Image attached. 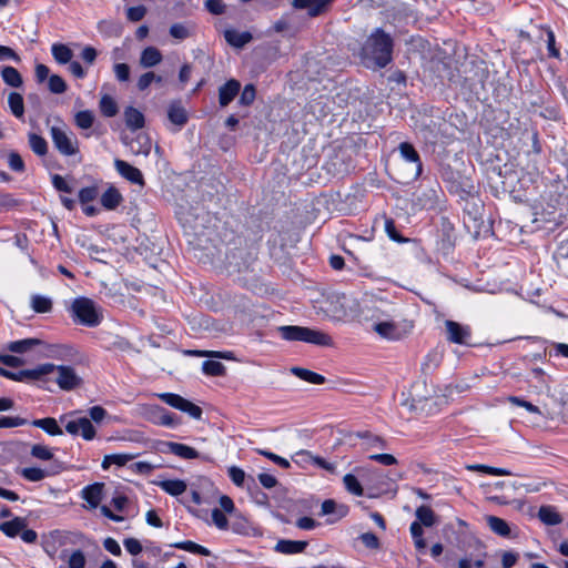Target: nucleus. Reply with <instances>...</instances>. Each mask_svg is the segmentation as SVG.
<instances>
[{"instance_id": "1", "label": "nucleus", "mask_w": 568, "mask_h": 568, "mask_svg": "<svg viewBox=\"0 0 568 568\" xmlns=\"http://www.w3.org/2000/svg\"><path fill=\"white\" fill-rule=\"evenodd\" d=\"M394 41L383 29H375L362 47L361 57L367 67L385 68L393 57Z\"/></svg>"}, {"instance_id": "2", "label": "nucleus", "mask_w": 568, "mask_h": 568, "mask_svg": "<svg viewBox=\"0 0 568 568\" xmlns=\"http://www.w3.org/2000/svg\"><path fill=\"white\" fill-rule=\"evenodd\" d=\"M88 412L90 418L77 417L70 420H67V416L60 418L61 423L65 422L64 427L70 435H81L85 440H92L95 437L97 430L92 422L101 423L108 415V412L102 406H93Z\"/></svg>"}, {"instance_id": "3", "label": "nucleus", "mask_w": 568, "mask_h": 568, "mask_svg": "<svg viewBox=\"0 0 568 568\" xmlns=\"http://www.w3.org/2000/svg\"><path fill=\"white\" fill-rule=\"evenodd\" d=\"M278 332L286 341H301L318 346H331L333 343L328 334L310 327L286 325L280 326Z\"/></svg>"}, {"instance_id": "4", "label": "nucleus", "mask_w": 568, "mask_h": 568, "mask_svg": "<svg viewBox=\"0 0 568 568\" xmlns=\"http://www.w3.org/2000/svg\"><path fill=\"white\" fill-rule=\"evenodd\" d=\"M72 317L88 327H95L102 322V314L95 303L88 297H78L71 304Z\"/></svg>"}, {"instance_id": "5", "label": "nucleus", "mask_w": 568, "mask_h": 568, "mask_svg": "<svg viewBox=\"0 0 568 568\" xmlns=\"http://www.w3.org/2000/svg\"><path fill=\"white\" fill-rule=\"evenodd\" d=\"M50 136L57 151L63 156H74L79 154V140L64 123L50 126Z\"/></svg>"}, {"instance_id": "6", "label": "nucleus", "mask_w": 568, "mask_h": 568, "mask_svg": "<svg viewBox=\"0 0 568 568\" xmlns=\"http://www.w3.org/2000/svg\"><path fill=\"white\" fill-rule=\"evenodd\" d=\"M55 369V365L52 363L40 364L31 369H22L14 372L12 381L16 382H39L42 385L47 384L50 379L48 376Z\"/></svg>"}, {"instance_id": "7", "label": "nucleus", "mask_w": 568, "mask_h": 568, "mask_svg": "<svg viewBox=\"0 0 568 568\" xmlns=\"http://www.w3.org/2000/svg\"><path fill=\"white\" fill-rule=\"evenodd\" d=\"M54 372H57L55 382L63 390H72L79 387L82 383L81 377L71 366L55 365Z\"/></svg>"}, {"instance_id": "8", "label": "nucleus", "mask_w": 568, "mask_h": 568, "mask_svg": "<svg viewBox=\"0 0 568 568\" xmlns=\"http://www.w3.org/2000/svg\"><path fill=\"white\" fill-rule=\"evenodd\" d=\"M446 337L449 342L465 345L471 337V329L467 325H462L455 321H445Z\"/></svg>"}, {"instance_id": "9", "label": "nucleus", "mask_w": 568, "mask_h": 568, "mask_svg": "<svg viewBox=\"0 0 568 568\" xmlns=\"http://www.w3.org/2000/svg\"><path fill=\"white\" fill-rule=\"evenodd\" d=\"M159 449L164 454H173L182 459H195L200 457L199 452L193 447L175 442H161Z\"/></svg>"}, {"instance_id": "10", "label": "nucleus", "mask_w": 568, "mask_h": 568, "mask_svg": "<svg viewBox=\"0 0 568 568\" xmlns=\"http://www.w3.org/2000/svg\"><path fill=\"white\" fill-rule=\"evenodd\" d=\"M373 331L376 332L381 337L398 341L405 336L399 326L393 321H381L373 325Z\"/></svg>"}, {"instance_id": "11", "label": "nucleus", "mask_w": 568, "mask_h": 568, "mask_svg": "<svg viewBox=\"0 0 568 568\" xmlns=\"http://www.w3.org/2000/svg\"><path fill=\"white\" fill-rule=\"evenodd\" d=\"M114 166L118 173L128 181L140 185L144 184L142 172L139 169L134 168L133 165L129 164L128 162L115 159Z\"/></svg>"}, {"instance_id": "12", "label": "nucleus", "mask_w": 568, "mask_h": 568, "mask_svg": "<svg viewBox=\"0 0 568 568\" xmlns=\"http://www.w3.org/2000/svg\"><path fill=\"white\" fill-rule=\"evenodd\" d=\"M399 153L402 158L407 162L414 165V172L413 178L417 179L422 173V161L417 153V151L414 149V146L408 142H403L399 144Z\"/></svg>"}, {"instance_id": "13", "label": "nucleus", "mask_w": 568, "mask_h": 568, "mask_svg": "<svg viewBox=\"0 0 568 568\" xmlns=\"http://www.w3.org/2000/svg\"><path fill=\"white\" fill-rule=\"evenodd\" d=\"M333 0H293V7L296 9H306L310 17L322 14Z\"/></svg>"}, {"instance_id": "14", "label": "nucleus", "mask_w": 568, "mask_h": 568, "mask_svg": "<svg viewBox=\"0 0 568 568\" xmlns=\"http://www.w3.org/2000/svg\"><path fill=\"white\" fill-rule=\"evenodd\" d=\"M103 487L102 483H94L92 485L85 486L81 490V497L89 504L90 508H97L102 500L103 496Z\"/></svg>"}, {"instance_id": "15", "label": "nucleus", "mask_w": 568, "mask_h": 568, "mask_svg": "<svg viewBox=\"0 0 568 568\" xmlns=\"http://www.w3.org/2000/svg\"><path fill=\"white\" fill-rule=\"evenodd\" d=\"M241 89V83L235 80L231 79L225 84H223L219 89V102L221 106H226L229 103H231L234 98L239 94Z\"/></svg>"}, {"instance_id": "16", "label": "nucleus", "mask_w": 568, "mask_h": 568, "mask_svg": "<svg viewBox=\"0 0 568 568\" xmlns=\"http://www.w3.org/2000/svg\"><path fill=\"white\" fill-rule=\"evenodd\" d=\"M168 118L178 128H182L189 120L187 112L181 101L174 100L169 104Z\"/></svg>"}, {"instance_id": "17", "label": "nucleus", "mask_w": 568, "mask_h": 568, "mask_svg": "<svg viewBox=\"0 0 568 568\" xmlns=\"http://www.w3.org/2000/svg\"><path fill=\"white\" fill-rule=\"evenodd\" d=\"M131 152L135 155L148 156L151 152L152 143L148 135L138 134L135 139L128 143Z\"/></svg>"}, {"instance_id": "18", "label": "nucleus", "mask_w": 568, "mask_h": 568, "mask_svg": "<svg viewBox=\"0 0 568 568\" xmlns=\"http://www.w3.org/2000/svg\"><path fill=\"white\" fill-rule=\"evenodd\" d=\"M41 344L42 342L38 338H24L8 343L6 349L16 354H24Z\"/></svg>"}, {"instance_id": "19", "label": "nucleus", "mask_w": 568, "mask_h": 568, "mask_svg": "<svg viewBox=\"0 0 568 568\" xmlns=\"http://www.w3.org/2000/svg\"><path fill=\"white\" fill-rule=\"evenodd\" d=\"M306 547V541L283 539L277 541L275 545V550L281 554L293 555L303 552Z\"/></svg>"}, {"instance_id": "20", "label": "nucleus", "mask_w": 568, "mask_h": 568, "mask_svg": "<svg viewBox=\"0 0 568 568\" xmlns=\"http://www.w3.org/2000/svg\"><path fill=\"white\" fill-rule=\"evenodd\" d=\"M224 38L229 44L235 48H243L252 40V34L247 31L239 32L230 29L224 31Z\"/></svg>"}, {"instance_id": "21", "label": "nucleus", "mask_w": 568, "mask_h": 568, "mask_svg": "<svg viewBox=\"0 0 568 568\" xmlns=\"http://www.w3.org/2000/svg\"><path fill=\"white\" fill-rule=\"evenodd\" d=\"M162 61V53L155 47L145 48L140 55V65L143 68H152Z\"/></svg>"}, {"instance_id": "22", "label": "nucleus", "mask_w": 568, "mask_h": 568, "mask_svg": "<svg viewBox=\"0 0 568 568\" xmlns=\"http://www.w3.org/2000/svg\"><path fill=\"white\" fill-rule=\"evenodd\" d=\"M27 527L24 518L16 517L12 520L0 524V530L8 537L13 538L21 534L23 528Z\"/></svg>"}, {"instance_id": "23", "label": "nucleus", "mask_w": 568, "mask_h": 568, "mask_svg": "<svg viewBox=\"0 0 568 568\" xmlns=\"http://www.w3.org/2000/svg\"><path fill=\"white\" fill-rule=\"evenodd\" d=\"M124 121L131 130H139L144 126V115L133 106H128L124 110Z\"/></svg>"}, {"instance_id": "24", "label": "nucleus", "mask_w": 568, "mask_h": 568, "mask_svg": "<svg viewBox=\"0 0 568 568\" xmlns=\"http://www.w3.org/2000/svg\"><path fill=\"white\" fill-rule=\"evenodd\" d=\"M486 523L491 531L501 537L510 536V527L506 520L497 516H486Z\"/></svg>"}, {"instance_id": "25", "label": "nucleus", "mask_w": 568, "mask_h": 568, "mask_svg": "<svg viewBox=\"0 0 568 568\" xmlns=\"http://www.w3.org/2000/svg\"><path fill=\"white\" fill-rule=\"evenodd\" d=\"M31 425L43 429L47 434L51 436H59L63 434L61 427L58 425L57 419L53 417L34 419L32 420Z\"/></svg>"}, {"instance_id": "26", "label": "nucleus", "mask_w": 568, "mask_h": 568, "mask_svg": "<svg viewBox=\"0 0 568 568\" xmlns=\"http://www.w3.org/2000/svg\"><path fill=\"white\" fill-rule=\"evenodd\" d=\"M51 53L53 59L59 64H67L73 58V51L63 43H53L51 45Z\"/></svg>"}, {"instance_id": "27", "label": "nucleus", "mask_w": 568, "mask_h": 568, "mask_svg": "<svg viewBox=\"0 0 568 568\" xmlns=\"http://www.w3.org/2000/svg\"><path fill=\"white\" fill-rule=\"evenodd\" d=\"M356 437L364 440V447L366 449L379 448L384 449L386 447V442L381 436L374 435L371 432H357Z\"/></svg>"}, {"instance_id": "28", "label": "nucleus", "mask_w": 568, "mask_h": 568, "mask_svg": "<svg viewBox=\"0 0 568 568\" xmlns=\"http://www.w3.org/2000/svg\"><path fill=\"white\" fill-rule=\"evenodd\" d=\"M158 485L162 490L172 496L182 495L187 487L185 481L181 479H166L160 481Z\"/></svg>"}, {"instance_id": "29", "label": "nucleus", "mask_w": 568, "mask_h": 568, "mask_svg": "<svg viewBox=\"0 0 568 568\" xmlns=\"http://www.w3.org/2000/svg\"><path fill=\"white\" fill-rule=\"evenodd\" d=\"M194 26L190 22L186 23H173L170 27L169 33L176 40H185L193 34Z\"/></svg>"}, {"instance_id": "30", "label": "nucleus", "mask_w": 568, "mask_h": 568, "mask_svg": "<svg viewBox=\"0 0 568 568\" xmlns=\"http://www.w3.org/2000/svg\"><path fill=\"white\" fill-rule=\"evenodd\" d=\"M8 105L11 113L17 119H22L24 115L23 97L18 92H10L8 95Z\"/></svg>"}, {"instance_id": "31", "label": "nucleus", "mask_w": 568, "mask_h": 568, "mask_svg": "<svg viewBox=\"0 0 568 568\" xmlns=\"http://www.w3.org/2000/svg\"><path fill=\"white\" fill-rule=\"evenodd\" d=\"M538 518L549 526H555L562 521L561 516L550 506H541L538 511Z\"/></svg>"}, {"instance_id": "32", "label": "nucleus", "mask_w": 568, "mask_h": 568, "mask_svg": "<svg viewBox=\"0 0 568 568\" xmlns=\"http://www.w3.org/2000/svg\"><path fill=\"white\" fill-rule=\"evenodd\" d=\"M415 516L417 518L416 521L420 523V525L425 527H433L437 523L436 515L433 509L425 505L419 506L416 509Z\"/></svg>"}, {"instance_id": "33", "label": "nucleus", "mask_w": 568, "mask_h": 568, "mask_svg": "<svg viewBox=\"0 0 568 568\" xmlns=\"http://www.w3.org/2000/svg\"><path fill=\"white\" fill-rule=\"evenodd\" d=\"M3 82L12 88H20L23 83L20 72L13 67H4L1 70Z\"/></svg>"}, {"instance_id": "34", "label": "nucleus", "mask_w": 568, "mask_h": 568, "mask_svg": "<svg viewBox=\"0 0 568 568\" xmlns=\"http://www.w3.org/2000/svg\"><path fill=\"white\" fill-rule=\"evenodd\" d=\"M101 204L106 210H114L122 201V195L114 187H109L101 196Z\"/></svg>"}, {"instance_id": "35", "label": "nucleus", "mask_w": 568, "mask_h": 568, "mask_svg": "<svg viewBox=\"0 0 568 568\" xmlns=\"http://www.w3.org/2000/svg\"><path fill=\"white\" fill-rule=\"evenodd\" d=\"M28 142L29 146L37 155L43 156L48 153V142L41 135L37 133H29Z\"/></svg>"}, {"instance_id": "36", "label": "nucleus", "mask_w": 568, "mask_h": 568, "mask_svg": "<svg viewBox=\"0 0 568 568\" xmlns=\"http://www.w3.org/2000/svg\"><path fill=\"white\" fill-rule=\"evenodd\" d=\"M292 373L300 377L303 381H306L312 384H323L325 382V377L315 372L308 371L302 367H293Z\"/></svg>"}, {"instance_id": "37", "label": "nucleus", "mask_w": 568, "mask_h": 568, "mask_svg": "<svg viewBox=\"0 0 568 568\" xmlns=\"http://www.w3.org/2000/svg\"><path fill=\"white\" fill-rule=\"evenodd\" d=\"M466 469H468L470 471H480V473H485V474L494 475V476H510L511 475V473L508 469L496 468V467L481 465V464L467 465Z\"/></svg>"}, {"instance_id": "38", "label": "nucleus", "mask_w": 568, "mask_h": 568, "mask_svg": "<svg viewBox=\"0 0 568 568\" xmlns=\"http://www.w3.org/2000/svg\"><path fill=\"white\" fill-rule=\"evenodd\" d=\"M31 307L37 313H48L52 310V301L42 295H33L31 297Z\"/></svg>"}, {"instance_id": "39", "label": "nucleus", "mask_w": 568, "mask_h": 568, "mask_svg": "<svg viewBox=\"0 0 568 568\" xmlns=\"http://www.w3.org/2000/svg\"><path fill=\"white\" fill-rule=\"evenodd\" d=\"M74 122L75 125L80 129H90L94 122V114L90 110L79 111L74 115Z\"/></svg>"}, {"instance_id": "40", "label": "nucleus", "mask_w": 568, "mask_h": 568, "mask_svg": "<svg viewBox=\"0 0 568 568\" xmlns=\"http://www.w3.org/2000/svg\"><path fill=\"white\" fill-rule=\"evenodd\" d=\"M338 513V517H343L347 513V508L345 506H337V504L333 499H326L322 503L321 506V515H332Z\"/></svg>"}, {"instance_id": "41", "label": "nucleus", "mask_w": 568, "mask_h": 568, "mask_svg": "<svg viewBox=\"0 0 568 568\" xmlns=\"http://www.w3.org/2000/svg\"><path fill=\"white\" fill-rule=\"evenodd\" d=\"M343 483L348 493H351L355 496H363V494H364L363 487H362L361 483L358 481V479L354 475L346 474L343 477Z\"/></svg>"}, {"instance_id": "42", "label": "nucleus", "mask_w": 568, "mask_h": 568, "mask_svg": "<svg viewBox=\"0 0 568 568\" xmlns=\"http://www.w3.org/2000/svg\"><path fill=\"white\" fill-rule=\"evenodd\" d=\"M202 371L209 376H222L225 373V366L217 361H204Z\"/></svg>"}, {"instance_id": "43", "label": "nucleus", "mask_w": 568, "mask_h": 568, "mask_svg": "<svg viewBox=\"0 0 568 568\" xmlns=\"http://www.w3.org/2000/svg\"><path fill=\"white\" fill-rule=\"evenodd\" d=\"M100 109L103 115L114 116L118 113V105L114 99L110 95H103L100 100Z\"/></svg>"}, {"instance_id": "44", "label": "nucleus", "mask_w": 568, "mask_h": 568, "mask_svg": "<svg viewBox=\"0 0 568 568\" xmlns=\"http://www.w3.org/2000/svg\"><path fill=\"white\" fill-rule=\"evenodd\" d=\"M48 89L54 94H62L67 91L68 87L62 77L52 74L48 81Z\"/></svg>"}, {"instance_id": "45", "label": "nucleus", "mask_w": 568, "mask_h": 568, "mask_svg": "<svg viewBox=\"0 0 568 568\" xmlns=\"http://www.w3.org/2000/svg\"><path fill=\"white\" fill-rule=\"evenodd\" d=\"M175 548H179V549H183V550H186V551H190L192 554H197V555H203V556H209L210 555V550L206 549L205 547L199 545V544H195L193 541H182V542H176L174 545Z\"/></svg>"}, {"instance_id": "46", "label": "nucleus", "mask_w": 568, "mask_h": 568, "mask_svg": "<svg viewBox=\"0 0 568 568\" xmlns=\"http://www.w3.org/2000/svg\"><path fill=\"white\" fill-rule=\"evenodd\" d=\"M21 475L29 481H40L47 477V471L38 467L23 468Z\"/></svg>"}, {"instance_id": "47", "label": "nucleus", "mask_w": 568, "mask_h": 568, "mask_svg": "<svg viewBox=\"0 0 568 568\" xmlns=\"http://www.w3.org/2000/svg\"><path fill=\"white\" fill-rule=\"evenodd\" d=\"M159 397L168 405H170L171 407L175 408V409H179L181 410L182 409V406H183V403H184V397L178 395V394H173V393H162L159 395Z\"/></svg>"}, {"instance_id": "48", "label": "nucleus", "mask_w": 568, "mask_h": 568, "mask_svg": "<svg viewBox=\"0 0 568 568\" xmlns=\"http://www.w3.org/2000/svg\"><path fill=\"white\" fill-rule=\"evenodd\" d=\"M31 456L41 460H50L53 454L45 445L37 444L31 448Z\"/></svg>"}, {"instance_id": "49", "label": "nucleus", "mask_w": 568, "mask_h": 568, "mask_svg": "<svg viewBox=\"0 0 568 568\" xmlns=\"http://www.w3.org/2000/svg\"><path fill=\"white\" fill-rule=\"evenodd\" d=\"M130 460V456L123 454H114L108 455L104 457L102 462V468L106 469L111 464H116L119 466L125 465Z\"/></svg>"}, {"instance_id": "50", "label": "nucleus", "mask_w": 568, "mask_h": 568, "mask_svg": "<svg viewBox=\"0 0 568 568\" xmlns=\"http://www.w3.org/2000/svg\"><path fill=\"white\" fill-rule=\"evenodd\" d=\"M8 164L9 168L14 172H23L24 171V162L20 154L16 151H11L8 155Z\"/></svg>"}, {"instance_id": "51", "label": "nucleus", "mask_w": 568, "mask_h": 568, "mask_svg": "<svg viewBox=\"0 0 568 568\" xmlns=\"http://www.w3.org/2000/svg\"><path fill=\"white\" fill-rule=\"evenodd\" d=\"M255 88L253 84H247L244 87L241 95H240V104L242 105H251L255 100Z\"/></svg>"}, {"instance_id": "52", "label": "nucleus", "mask_w": 568, "mask_h": 568, "mask_svg": "<svg viewBox=\"0 0 568 568\" xmlns=\"http://www.w3.org/2000/svg\"><path fill=\"white\" fill-rule=\"evenodd\" d=\"M385 231L387 235L395 242L402 243L406 241L396 230L395 222L392 219H387L385 221Z\"/></svg>"}, {"instance_id": "53", "label": "nucleus", "mask_w": 568, "mask_h": 568, "mask_svg": "<svg viewBox=\"0 0 568 568\" xmlns=\"http://www.w3.org/2000/svg\"><path fill=\"white\" fill-rule=\"evenodd\" d=\"M257 453L266 458H268L270 460H272L273 463H275L276 465L281 466L282 468H288L290 467V462L272 452H268V450H264V449H257Z\"/></svg>"}, {"instance_id": "54", "label": "nucleus", "mask_w": 568, "mask_h": 568, "mask_svg": "<svg viewBox=\"0 0 568 568\" xmlns=\"http://www.w3.org/2000/svg\"><path fill=\"white\" fill-rule=\"evenodd\" d=\"M361 541L366 548L378 549L381 544L377 536L373 532H364L359 536Z\"/></svg>"}, {"instance_id": "55", "label": "nucleus", "mask_w": 568, "mask_h": 568, "mask_svg": "<svg viewBox=\"0 0 568 568\" xmlns=\"http://www.w3.org/2000/svg\"><path fill=\"white\" fill-rule=\"evenodd\" d=\"M205 9L215 16L223 14L225 11V4L222 0H205Z\"/></svg>"}, {"instance_id": "56", "label": "nucleus", "mask_w": 568, "mask_h": 568, "mask_svg": "<svg viewBox=\"0 0 568 568\" xmlns=\"http://www.w3.org/2000/svg\"><path fill=\"white\" fill-rule=\"evenodd\" d=\"M26 424H27V420L21 417H10V416L0 417V428H13V427L22 426Z\"/></svg>"}, {"instance_id": "57", "label": "nucleus", "mask_w": 568, "mask_h": 568, "mask_svg": "<svg viewBox=\"0 0 568 568\" xmlns=\"http://www.w3.org/2000/svg\"><path fill=\"white\" fill-rule=\"evenodd\" d=\"M69 568H84L85 557L81 550H75L69 558Z\"/></svg>"}, {"instance_id": "58", "label": "nucleus", "mask_w": 568, "mask_h": 568, "mask_svg": "<svg viewBox=\"0 0 568 568\" xmlns=\"http://www.w3.org/2000/svg\"><path fill=\"white\" fill-rule=\"evenodd\" d=\"M126 551L133 556H138L142 551V545L136 538H126L123 541Z\"/></svg>"}, {"instance_id": "59", "label": "nucleus", "mask_w": 568, "mask_h": 568, "mask_svg": "<svg viewBox=\"0 0 568 568\" xmlns=\"http://www.w3.org/2000/svg\"><path fill=\"white\" fill-rule=\"evenodd\" d=\"M146 9L143 6L131 7L126 11V17L130 21L138 22L144 18Z\"/></svg>"}, {"instance_id": "60", "label": "nucleus", "mask_w": 568, "mask_h": 568, "mask_svg": "<svg viewBox=\"0 0 568 568\" xmlns=\"http://www.w3.org/2000/svg\"><path fill=\"white\" fill-rule=\"evenodd\" d=\"M229 476L231 480L239 487L243 486L245 480V473L243 469L232 466L229 468Z\"/></svg>"}, {"instance_id": "61", "label": "nucleus", "mask_w": 568, "mask_h": 568, "mask_svg": "<svg viewBox=\"0 0 568 568\" xmlns=\"http://www.w3.org/2000/svg\"><path fill=\"white\" fill-rule=\"evenodd\" d=\"M181 412L187 413L191 417L195 419H200L202 416V409L200 406L193 404L192 402L184 399Z\"/></svg>"}, {"instance_id": "62", "label": "nucleus", "mask_w": 568, "mask_h": 568, "mask_svg": "<svg viewBox=\"0 0 568 568\" xmlns=\"http://www.w3.org/2000/svg\"><path fill=\"white\" fill-rule=\"evenodd\" d=\"M115 78L120 82H125L130 78V67L126 63H116L113 68Z\"/></svg>"}, {"instance_id": "63", "label": "nucleus", "mask_w": 568, "mask_h": 568, "mask_svg": "<svg viewBox=\"0 0 568 568\" xmlns=\"http://www.w3.org/2000/svg\"><path fill=\"white\" fill-rule=\"evenodd\" d=\"M212 520L215 524V526L220 529H226L229 521L223 511L219 508H214L212 510Z\"/></svg>"}, {"instance_id": "64", "label": "nucleus", "mask_w": 568, "mask_h": 568, "mask_svg": "<svg viewBox=\"0 0 568 568\" xmlns=\"http://www.w3.org/2000/svg\"><path fill=\"white\" fill-rule=\"evenodd\" d=\"M98 195V190L93 186L83 187L79 193V200L81 203L85 204L92 202Z\"/></svg>"}]
</instances>
